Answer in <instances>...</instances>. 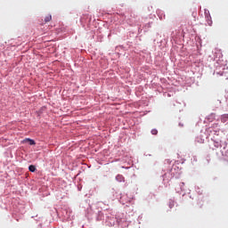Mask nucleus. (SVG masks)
<instances>
[{"mask_svg":"<svg viewBox=\"0 0 228 228\" xmlns=\"http://www.w3.org/2000/svg\"><path fill=\"white\" fill-rule=\"evenodd\" d=\"M228 120V114H224L222 117H221V121L225 124V122H227Z\"/></svg>","mask_w":228,"mask_h":228,"instance_id":"3","label":"nucleus"},{"mask_svg":"<svg viewBox=\"0 0 228 228\" xmlns=\"http://www.w3.org/2000/svg\"><path fill=\"white\" fill-rule=\"evenodd\" d=\"M116 180L118 181V183H124V181H126V178H124V175H118L116 176Z\"/></svg>","mask_w":228,"mask_h":228,"instance_id":"2","label":"nucleus"},{"mask_svg":"<svg viewBox=\"0 0 228 228\" xmlns=\"http://www.w3.org/2000/svg\"><path fill=\"white\" fill-rule=\"evenodd\" d=\"M28 170H29V172H35V170H37V167L35 166L31 165L28 167Z\"/></svg>","mask_w":228,"mask_h":228,"instance_id":"7","label":"nucleus"},{"mask_svg":"<svg viewBox=\"0 0 228 228\" xmlns=\"http://www.w3.org/2000/svg\"><path fill=\"white\" fill-rule=\"evenodd\" d=\"M151 134H158V130L156 128L152 129Z\"/></svg>","mask_w":228,"mask_h":228,"instance_id":"8","label":"nucleus"},{"mask_svg":"<svg viewBox=\"0 0 228 228\" xmlns=\"http://www.w3.org/2000/svg\"><path fill=\"white\" fill-rule=\"evenodd\" d=\"M25 142H28L29 145H35V141L32 139H26Z\"/></svg>","mask_w":228,"mask_h":228,"instance_id":"6","label":"nucleus"},{"mask_svg":"<svg viewBox=\"0 0 228 228\" xmlns=\"http://www.w3.org/2000/svg\"><path fill=\"white\" fill-rule=\"evenodd\" d=\"M198 143H200V140H197Z\"/></svg>","mask_w":228,"mask_h":228,"instance_id":"10","label":"nucleus"},{"mask_svg":"<svg viewBox=\"0 0 228 228\" xmlns=\"http://www.w3.org/2000/svg\"><path fill=\"white\" fill-rule=\"evenodd\" d=\"M53 20V16L51 14H48L47 16H45V22H51V20Z\"/></svg>","mask_w":228,"mask_h":228,"instance_id":"4","label":"nucleus"},{"mask_svg":"<svg viewBox=\"0 0 228 228\" xmlns=\"http://www.w3.org/2000/svg\"><path fill=\"white\" fill-rule=\"evenodd\" d=\"M174 206H175V201L173 200H169L168 207L170 208V209H172Z\"/></svg>","mask_w":228,"mask_h":228,"instance_id":"5","label":"nucleus"},{"mask_svg":"<svg viewBox=\"0 0 228 228\" xmlns=\"http://www.w3.org/2000/svg\"><path fill=\"white\" fill-rule=\"evenodd\" d=\"M200 143H204V140L200 139Z\"/></svg>","mask_w":228,"mask_h":228,"instance_id":"9","label":"nucleus"},{"mask_svg":"<svg viewBox=\"0 0 228 228\" xmlns=\"http://www.w3.org/2000/svg\"><path fill=\"white\" fill-rule=\"evenodd\" d=\"M206 20L208 26H213V20H211V15L206 14Z\"/></svg>","mask_w":228,"mask_h":228,"instance_id":"1","label":"nucleus"}]
</instances>
